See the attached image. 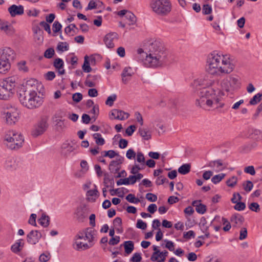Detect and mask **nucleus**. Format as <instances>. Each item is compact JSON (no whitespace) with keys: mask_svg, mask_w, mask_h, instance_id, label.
Wrapping results in <instances>:
<instances>
[{"mask_svg":"<svg viewBox=\"0 0 262 262\" xmlns=\"http://www.w3.org/2000/svg\"><path fill=\"white\" fill-rule=\"evenodd\" d=\"M39 25L42 27L49 34L51 33V31L50 29V26L46 22L44 21H42L39 23Z\"/></svg>","mask_w":262,"mask_h":262,"instance_id":"69168bd1","label":"nucleus"},{"mask_svg":"<svg viewBox=\"0 0 262 262\" xmlns=\"http://www.w3.org/2000/svg\"><path fill=\"white\" fill-rule=\"evenodd\" d=\"M237 178L236 177L233 176L230 179L228 180L226 182V184L228 186L233 187L237 183Z\"/></svg>","mask_w":262,"mask_h":262,"instance_id":"a18cd8bd","label":"nucleus"},{"mask_svg":"<svg viewBox=\"0 0 262 262\" xmlns=\"http://www.w3.org/2000/svg\"><path fill=\"white\" fill-rule=\"evenodd\" d=\"M14 55V51L11 48L5 47L0 49V59L9 61L10 59L12 58Z\"/></svg>","mask_w":262,"mask_h":262,"instance_id":"f3484780","label":"nucleus"},{"mask_svg":"<svg viewBox=\"0 0 262 262\" xmlns=\"http://www.w3.org/2000/svg\"><path fill=\"white\" fill-rule=\"evenodd\" d=\"M142 259L141 254L139 253H135L132 257L130 260L133 262H140Z\"/></svg>","mask_w":262,"mask_h":262,"instance_id":"680f3d73","label":"nucleus"},{"mask_svg":"<svg viewBox=\"0 0 262 262\" xmlns=\"http://www.w3.org/2000/svg\"><path fill=\"white\" fill-rule=\"evenodd\" d=\"M56 125L58 130H62L66 127L63 120L60 119L56 121Z\"/></svg>","mask_w":262,"mask_h":262,"instance_id":"e2e57ef3","label":"nucleus"},{"mask_svg":"<svg viewBox=\"0 0 262 262\" xmlns=\"http://www.w3.org/2000/svg\"><path fill=\"white\" fill-rule=\"evenodd\" d=\"M127 19L129 21V25H134L136 24L137 21V18L136 16L130 11H128L126 17Z\"/></svg>","mask_w":262,"mask_h":262,"instance_id":"f704fd0d","label":"nucleus"},{"mask_svg":"<svg viewBox=\"0 0 262 262\" xmlns=\"http://www.w3.org/2000/svg\"><path fill=\"white\" fill-rule=\"evenodd\" d=\"M150 6L152 11L160 16H167L172 9L169 0H152Z\"/></svg>","mask_w":262,"mask_h":262,"instance_id":"6e6552de","label":"nucleus"},{"mask_svg":"<svg viewBox=\"0 0 262 262\" xmlns=\"http://www.w3.org/2000/svg\"><path fill=\"white\" fill-rule=\"evenodd\" d=\"M75 215L76 220L78 222H84L88 216L86 208L82 206L78 207L75 210Z\"/></svg>","mask_w":262,"mask_h":262,"instance_id":"4468645a","label":"nucleus"},{"mask_svg":"<svg viewBox=\"0 0 262 262\" xmlns=\"http://www.w3.org/2000/svg\"><path fill=\"white\" fill-rule=\"evenodd\" d=\"M247 236V229L245 227L242 228L239 232V239L240 240L245 239Z\"/></svg>","mask_w":262,"mask_h":262,"instance_id":"8fccbe9b","label":"nucleus"},{"mask_svg":"<svg viewBox=\"0 0 262 262\" xmlns=\"http://www.w3.org/2000/svg\"><path fill=\"white\" fill-rule=\"evenodd\" d=\"M10 69V62L0 59V73H5Z\"/></svg>","mask_w":262,"mask_h":262,"instance_id":"cd10ccee","label":"nucleus"},{"mask_svg":"<svg viewBox=\"0 0 262 262\" xmlns=\"http://www.w3.org/2000/svg\"><path fill=\"white\" fill-rule=\"evenodd\" d=\"M98 196L99 192L97 189L90 190L86 192L87 199L92 202H95Z\"/></svg>","mask_w":262,"mask_h":262,"instance_id":"393cba45","label":"nucleus"},{"mask_svg":"<svg viewBox=\"0 0 262 262\" xmlns=\"http://www.w3.org/2000/svg\"><path fill=\"white\" fill-rule=\"evenodd\" d=\"M144 167L138 164H135L132 168L130 173L133 174H136L139 170L144 169Z\"/></svg>","mask_w":262,"mask_h":262,"instance_id":"ea45409f","label":"nucleus"},{"mask_svg":"<svg viewBox=\"0 0 262 262\" xmlns=\"http://www.w3.org/2000/svg\"><path fill=\"white\" fill-rule=\"evenodd\" d=\"M244 222V217L241 214L235 213L230 218V222L233 227L239 228Z\"/></svg>","mask_w":262,"mask_h":262,"instance_id":"6ab92c4d","label":"nucleus"},{"mask_svg":"<svg viewBox=\"0 0 262 262\" xmlns=\"http://www.w3.org/2000/svg\"><path fill=\"white\" fill-rule=\"evenodd\" d=\"M219 80H214L208 75H204L195 79L191 84L193 89L199 91V98L196 100V105L201 102L210 95L216 92L220 89L217 88Z\"/></svg>","mask_w":262,"mask_h":262,"instance_id":"20e7f679","label":"nucleus"},{"mask_svg":"<svg viewBox=\"0 0 262 262\" xmlns=\"http://www.w3.org/2000/svg\"><path fill=\"white\" fill-rule=\"evenodd\" d=\"M104 152V157H108L110 158H113L115 156H118V153L116 152L115 151L113 150H110L108 151H105Z\"/></svg>","mask_w":262,"mask_h":262,"instance_id":"5fc2aeb1","label":"nucleus"},{"mask_svg":"<svg viewBox=\"0 0 262 262\" xmlns=\"http://www.w3.org/2000/svg\"><path fill=\"white\" fill-rule=\"evenodd\" d=\"M118 38V34L116 33H110L107 34L104 37V42L106 46L108 48H113L114 47V41Z\"/></svg>","mask_w":262,"mask_h":262,"instance_id":"2eb2a0df","label":"nucleus"},{"mask_svg":"<svg viewBox=\"0 0 262 262\" xmlns=\"http://www.w3.org/2000/svg\"><path fill=\"white\" fill-rule=\"evenodd\" d=\"M16 85L15 78L10 77L0 82V100H8L14 93Z\"/></svg>","mask_w":262,"mask_h":262,"instance_id":"0eeeda50","label":"nucleus"},{"mask_svg":"<svg viewBox=\"0 0 262 262\" xmlns=\"http://www.w3.org/2000/svg\"><path fill=\"white\" fill-rule=\"evenodd\" d=\"M6 122L8 124H14L19 119V111L14 107L7 108L5 111Z\"/></svg>","mask_w":262,"mask_h":262,"instance_id":"9b49d317","label":"nucleus"},{"mask_svg":"<svg viewBox=\"0 0 262 262\" xmlns=\"http://www.w3.org/2000/svg\"><path fill=\"white\" fill-rule=\"evenodd\" d=\"M235 65L236 61L230 55L213 51L207 56L206 71L214 76L229 74L234 71Z\"/></svg>","mask_w":262,"mask_h":262,"instance_id":"f257e3e1","label":"nucleus"},{"mask_svg":"<svg viewBox=\"0 0 262 262\" xmlns=\"http://www.w3.org/2000/svg\"><path fill=\"white\" fill-rule=\"evenodd\" d=\"M53 65L60 75H63L65 73V71L63 69V61L62 59L59 58L55 59Z\"/></svg>","mask_w":262,"mask_h":262,"instance_id":"5701e85b","label":"nucleus"},{"mask_svg":"<svg viewBox=\"0 0 262 262\" xmlns=\"http://www.w3.org/2000/svg\"><path fill=\"white\" fill-rule=\"evenodd\" d=\"M191 165L190 164H184L178 169V172L182 174H186L190 171Z\"/></svg>","mask_w":262,"mask_h":262,"instance_id":"7c9ffc66","label":"nucleus"},{"mask_svg":"<svg viewBox=\"0 0 262 262\" xmlns=\"http://www.w3.org/2000/svg\"><path fill=\"white\" fill-rule=\"evenodd\" d=\"M136 127L135 125H130L129 126H128L126 129V134L129 136H130L132 135V134H133V133L135 132V130H136Z\"/></svg>","mask_w":262,"mask_h":262,"instance_id":"338daca9","label":"nucleus"},{"mask_svg":"<svg viewBox=\"0 0 262 262\" xmlns=\"http://www.w3.org/2000/svg\"><path fill=\"white\" fill-rule=\"evenodd\" d=\"M40 84L35 79H30L21 85L18 91V99L21 104L29 109L40 106L42 98L37 95Z\"/></svg>","mask_w":262,"mask_h":262,"instance_id":"f03ea898","label":"nucleus"},{"mask_svg":"<svg viewBox=\"0 0 262 262\" xmlns=\"http://www.w3.org/2000/svg\"><path fill=\"white\" fill-rule=\"evenodd\" d=\"M7 146L11 149H18L22 146L24 139L22 136L13 130L8 132L5 136Z\"/></svg>","mask_w":262,"mask_h":262,"instance_id":"1a4fd4ad","label":"nucleus"},{"mask_svg":"<svg viewBox=\"0 0 262 262\" xmlns=\"http://www.w3.org/2000/svg\"><path fill=\"white\" fill-rule=\"evenodd\" d=\"M146 199L150 202H154L157 200V196L155 194L147 193L146 194Z\"/></svg>","mask_w":262,"mask_h":262,"instance_id":"13d9d810","label":"nucleus"},{"mask_svg":"<svg viewBox=\"0 0 262 262\" xmlns=\"http://www.w3.org/2000/svg\"><path fill=\"white\" fill-rule=\"evenodd\" d=\"M0 30L9 35L14 33V29L9 23L2 20H0Z\"/></svg>","mask_w":262,"mask_h":262,"instance_id":"aec40b11","label":"nucleus"},{"mask_svg":"<svg viewBox=\"0 0 262 262\" xmlns=\"http://www.w3.org/2000/svg\"><path fill=\"white\" fill-rule=\"evenodd\" d=\"M134 72L130 67H125L121 74L122 82L124 84H126L127 82L130 80Z\"/></svg>","mask_w":262,"mask_h":262,"instance_id":"412c9836","label":"nucleus"},{"mask_svg":"<svg viewBox=\"0 0 262 262\" xmlns=\"http://www.w3.org/2000/svg\"><path fill=\"white\" fill-rule=\"evenodd\" d=\"M55 54L54 50L53 48H49L44 53V56L47 58H52Z\"/></svg>","mask_w":262,"mask_h":262,"instance_id":"09e8293b","label":"nucleus"},{"mask_svg":"<svg viewBox=\"0 0 262 262\" xmlns=\"http://www.w3.org/2000/svg\"><path fill=\"white\" fill-rule=\"evenodd\" d=\"M201 201H194L192 205L195 207L196 212L200 214H204L206 211V206L200 203Z\"/></svg>","mask_w":262,"mask_h":262,"instance_id":"b1692460","label":"nucleus"},{"mask_svg":"<svg viewBox=\"0 0 262 262\" xmlns=\"http://www.w3.org/2000/svg\"><path fill=\"white\" fill-rule=\"evenodd\" d=\"M117 96L115 94H113L107 97L105 104L110 106H112L114 104V102L116 100Z\"/></svg>","mask_w":262,"mask_h":262,"instance_id":"49530a36","label":"nucleus"},{"mask_svg":"<svg viewBox=\"0 0 262 262\" xmlns=\"http://www.w3.org/2000/svg\"><path fill=\"white\" fill-rule=\"evenodd\" d=\"M249 208L252 211L258 212L260 211V207L257 203L253 202L249 204Z\"/></svg>","mask_w":262,"mask_h":262,"instance_id":"c03bdc74","label":"nucleus"},{"mask_svg":"<svg viewBox=\"0 0 262 262\" xmlns=\"http://www.w3.org/2000/svg\"><path fill=\"white\" fill-rule=\"evenodd\" d=\"M120 236H114V237H112L109 241L108 242V244L110 245H116L117 244H118L119 242H120Z\"/></svg>","mask_w":262,"mask_h":262,"instance_id":"4d7b16f0","label":"nucleus"},{"mask_svg":"<svg viewBox=\"0 0 262 262\" xmlns=\"http://www.w3.org/2000/svg\"><path fill=\"white\" fill-rule=\"evenodd\" d=\"M235 205L234 206V208L238 211H242L245 209L246 208V205L243 202H238L235 203Z\"/></svg>","mask_w":262,"mask_h":262,"instance_id":"603ef678","label":"nucleus"},{"mask_svg":"<svg viewBox=\"0 0 262 262\" xmlns=\"http://www.w3.org/2000/svg\"><path fill=\"white\" fill-rule=\"evenodd\" d=\"M240 78L236 75H229L219 80L217 88L221 91H225L228 93H233L234 91L239 89L241 87Z\"/></svg>","mask_w":262,"mask_h":262,"instance_id":"423d86ee","label":"nucleus"},{"mask_svg":"<svg viewBox=\"0 0 262 262\" xmlns=\"http://www.w3.org/2000/svg\"><path fill=\"white\" fill-rule=\"evenodd\" d=\"M145 54L143 62L147 67H159L167 61V52L163 43L159 40H154L149 45L148 53Z\"/></svg>","mask_w":262,"mask_h":262,"instance_id":"7ed1b4c3","label":"nucleus"},{"mask_svg":"<svg viewBox=\"0 0 262 262\" xmlns=\"http://www.w3.org/2000/svg\"><path fill=\"white\" fill-rule=\"evenodd\" d=\"M138 132L144 140H148L151 138V133L147 128L140 127Z\"/></svg>","mask_w":262,"mask_h":262,"instance_id":"c85d7f7f","label":"nucleus"},{"mask_svg":"<svg viewBox=\"0 0 262 262\" xmlns=\"http://www.w3.org/2000/svg\"><path fill=\"white\" fill-rule=\"evenodd\" d=\"M82 69L84 72L86 73H89L92 71V68H91L89 62L88 61V56H85L84 57V61L82 66Z\"/></svg>","mask_w":262,"mask_h":262,"instance_id":"e433bc0d","label":"nucleus"},{"mask_svg":"<svg viewBox=\"0 0 262 262\" xmlns=\"http://www.w3.org/2000/svg\"><path fill=\"white\" fill-rule=\"evenodd\" d=\"M126 200L132 203H138L140 202V200L139 199L136 198L134 194H133L132 193L128 194L126 196Z\"/></svg>","mask_w":262,"mask_h":262,"instance_id":"79ce46f5","label":"nucleus"},{"mask_svg":"<svg viewBox=\"0 0 262 262\" xmlns=\"http://www.w3.org/2000/svg\"><path fill=\"white\" fill-rule=\"evenodd\" d=\"M73 100L76 102H80L82 99V95L80 93H76L73 95Z\"/></svg>","mask_w":262,"mask_h":262,"instance_id":"0e129e2a","label":"nucleus"},{"mask_svg":"<svg viewBox=\"0 0 262 262\" xmlns=\"http://www.w3.org/2000/svg\"><path fill=\"white\" fill-rule=\"evenodd\" d=\"M50 218L46 214H42L40 218L39 219V223L42 226L47 227L49 225Z\"/></svg>","mask_w":262,"mask_h":262,"instance_id":"72a5a7b5","label":"nucleus"},{"mask_svg":"<svg viewBox=\"0 0 262 262\" xmlns=\"http://www.w3.org/2000/svg\"><path fill=\"white\" fill-rule=\"evenodd\" d=\"M244 172L251 176H254L255 174V170L253 166L246 167L244 169Z\"/></svg>","mask_w":262,"mask_h":262,"instance_id":"864d4df0","label":"nucleus"},{"mask_svg":"<svg viewBox=\"0 0 262 262\" xmlns=\"http://www.w3.org/2000/svg\"><path fill=\"white\" fill-rule=\"evenodd\" d=\"M136 153L133 149H129L126 154V156L127 159L129 160L134 159L135 158Z\"/></svg>","mask_w":262,"mask_h":262,"instance_id":"3c124183","label":"nucleus"},{"mask_svg":"<svg viewBox=\"0 0 262 262\" xmlns=\"http://www.w3.org/2000/svg\"><path fill=\"white\" fill-rule=\"evenodd\" d=\"M94 139L97 145L102 146L104 144L105 140L99 133H95L93 135Z\"/></svg>","mask_w":262,"mask_h":262,"instance_id":"2f4dec72","label":"nucleus"},{"mask_svg":"<svg viewBox=\"0 0 262 262\" xmlns=\"http://www.w3.org/2000/svg\"><path fill=\"white\" fill-rule=\"evenodd\" d=\"M125 252L127 254H130L134 249V244L131 241H127L124 242L123 244Z\"/></svg>","mask_w":262,"mask_h":262,"instance_id":"c756f323","label":"nucleus"},{"mask_svg":"<svg viewBox=\"0 0 262 262\" xmlns=\"http://www.w3.org/2000/svg\"><path fill=\"white\" fill-rule=\"evenodd\" d=\"M57 49L61 52L69 50V45L66 42H59L57 46Z\"/></svg>","mask_w":262,"mask_h":262,"instance_id":"37998d69","label":"nucleus"},{"mask_svg":"<svg viewBox=\"0 0 262 262\" xmlns=\"http://www.w3.org/2000/svg\"><path fill=\"white\" fill-rule=\"evenodd\" d=\"M225 173H220L219 174L215 175L211 179V181L214 184H217L221 181L225 177Z\"/></svg>","mask_w":262,"mask_h":262,"instance_id":"4c0bfd02","label":"nucleus"},{"mask_svg":"<svg viewBox=\"0 0 262 262\" xmlns=\"http://www.w3.org/2000/svg\"><path fill=\"white\" fill-rule=\"evenodd\" d=\"M136 227L138 228L145 230L147 227V224L141 220H138L137 222Z\"/></svg>","mask_w":262,"mask_h":262,"instance_id":"bf43d9fd","label":"nucleus"},{"mask_svg":"<svg viewBox=\"0 0 262 262\" xmlns=\"http://www.w3.org/2000/svg\"><path fill=\"white\" fill-rule=\"evenodd\" d=\"M212 12V8L209 4L204 5L202 8V12L204 15L209 14Z\"/></svg>","mask_w":262,"mask_h":262,"instance_id":"de8ad7c7","label":"nucleus"},{"mask_svg":"<svg viewBox=\"0 0 262 262\" xmlns=\"http://www.w3.org/2000/svg\"><path fill=\"white\" fill-rule=\"evenodd\" d=\"M48 118H42L34 126L32 130V135L34 137L42 135L48 127Z\"/></svg>","mask_w":262,"mask_h":262,"instance_id":"9d476101","label":"nucleus"},{"mask_svg":"<svg viewBox=\"0 0 262 262\" xmlns=\"http://www.w3.org/2000/svg\"><path fill=\"white\" fill-rule=\"evenodd\" d=\"M123 161V158L119 157L116 159L115 160H113L111 162L109 165V170L112 173H116L119 171L121 166L120 165Z\"/></svg>","mask_w":262,"mask_h":262,"instance_id":"dca6fc26","label":"nucleus"},{"mask_svg":"<svg viewBox=\"0 0 262 262\" xmlns=\"http://www.w3.org/2000/svg\"><path fill=\"white\" fill-rule=\"evenodd\" d=\"M42 236L41 233L38 230H32L27 235L28 243L35 245L38 242Z\"/></svg>","mask_w":262,"mask_h":262,"instance_id":"f8f14e48","label":"nucleus"},{"mask_svg":"<svg viewBox=\"0 0 262 262\" xmlns=\"http://www.w3.org/2000/svg\"><path fill=\"white\" fill-rule=\"evenodd\" d=\"M24 244L23 239H18L11 246V250L14 253H18L22 249Z\"/></svg>","mask_w":262,"mask_h":262,"instance_id":"bb28decb","label":"nucleus"},{"mask_svg":"<svg viewBox=\"0 0 262 262\" xmlns=\"http://www.w3.org/2000/svg\"><path fill=\"white\" fill-rule=\"evenodd\" d=\"M262 99V93H258L255 95L250 100L249 104L252 105L257 104Z\"/></svg>","mask_w":262,"mask_h":262,"instance_id":"473e14b6","label":"nucleus"},{"mask_svg":"<svg viewBox=\"0 0 262 262\" xmlns=\"http://www.w3.org/2000/svg\"><path fill=\"white\" fill-rule=\"evenodd\" d=\"M223 95L224 92L220 89L217 90L203 101L201 100V102L196 105L205 110L209 111L213 108L217 110L220 113H225L226 111L223 110L225 104L220 100V97Z\"/></svg>","mask_w":262,"mask_h":262,"instance_id":"39448f33","label":"nucleus"},{"mask_svg":"<svg viewBox=\"0 0 262 262\" xmlns=\"http://www.w3.org/2000/svg\"><path fill=\"white\" fill-rule=\"evenodd\" d=\"M92 246L93 244H90H90L88 245L86 243L83 244L81 242L78 241L77 239L76 240V241H75L74 244V248L77 250L87 249L91 247Z\"/></svg>","mask_w":262,"mask_h":262,"instance_id":"a878e982","label":"nucleus"},{"mask_svg":"<svg viewBox=\"0 0 262 262\" xmlns=\"http://www.w3.org/2000/svg\"><path fill=\"white\" fill-rule=\"evenodd\" d=\"M96 231L90 228H86L84 230V233L86 240H88L89 242V244H92V243L95 239L96 235Z\"/></svg>","mask_w":262,"mask_h":262,"instance_id":"4be33fe9","label":"nucleus"},{"mask_svg":"<svg viewBox=\"0 0 262 262\" xmlns=\"http://www.w3.org/2000/svg\"><path fill=\"white\" fill-rule=\"evenodd\" d=\"M53 31L54 33H57L60 31L62 26L60 23L57 21H55L53 25Z\"/></svg>","mask_w":262,"mask_h":262,"instance_id":"6e6d98bb","label":"nucleus"},{"mask_svg":"<svg viewBox=\"0 0 262 262\" xmlns=\"http://www.w3.org/2000/svg\"><path fill=\"white\" fill-rule=\"evenodd\" d=\"M215 167L217 168L218 171L222 170L226 168V165H224L222 160H216Z\"/></svg>","mask_w":262,"mask_h":262,"instance_id":"052dcab7","label":"nucleus"},{"mask_svg":"<svg viewBox=\"0 0 262 262\" xmlns=\"http://www.w3.org/2000/svg\"><path fill=\"white\" fill-rule=\"evenodd\" d=\"M11 17H15L16 15H21L24 13V8L22 5H12L8 9Z\"/></svg>","mask_w":262,"mask_h":262,"instance_id":"a211bd4d","label":"nucleus"},{"mask_svg":"<svg viewBox=\"0 0 262 262\" xmlns=\"http://www.w3.org/2000/svg\"><path fill=\"white\" fill-rule=\"evenodd\" d=\"M113 225L115 228L121 227L122 225V220L120 217H117L113 221Z\"/></svg>","mask_w":262,"mask_h":262,"instance_id":"774afa93","label":"nucleus"},{"mask_svg":"<svg viewBox=\"0 0 262 262\" xmlns=\"http://www.w3.org/2000/svg\"><path fill=\"white\" fill-rule=\"evenodd\" d=\"M51 257L50 253L48 252L42 253L39 257V260L40 262H47L50 260Z\"/></svg>","mask_w":262,"mask_h":262,"instance_id":"58836bf2","label":"nucleus"},{"mask_svg":"<svg viewBox=\"0 0 262 262\" xmlns=\"http://www.w3.org/2000/svg\"><path fill=\"white\" fill-rule=\"evenodd\" d=\"M243 186L244 187V190L246 192H250L253 187V184L251 181H247L243 183Z\"/></svg>","mask_w":262,"mask_h":262,"instance_id":"a19ab883","label":"nucleus"},{"mask_svg":"<svg viewBox=\"0 0 262 262\" xmlns=\"http://www.w3.org/2000/svg\"><path fill=\"white\" fill-rule=\"evenodd\" d=\"M129 115L128 113L125 112L120 110L114 109L110 114V118L112 119H118L124 120L128 118Z\"/></svg>","mask_w":262,"mask_h":262,"instance_id":"ddd939ff","label":"nucleus"},{"mask_svg":"<svg viewBox=\"0 0 262 262\" xmlns=\"http://www.w3.org/2000/svg\"><path fill=\"white\" fill-rule=\"evenodd\" d=\"M137 161L140 163V165L145 167V159L143 154L141 152H138L137 154Z\"/></svg>","mask_w":262,"mask_h":262,"instance_id":"c9c22d12","label":"nucleus"}]
</instances>
